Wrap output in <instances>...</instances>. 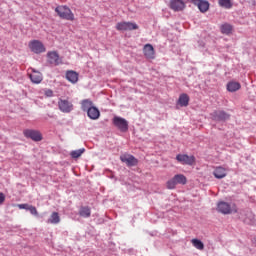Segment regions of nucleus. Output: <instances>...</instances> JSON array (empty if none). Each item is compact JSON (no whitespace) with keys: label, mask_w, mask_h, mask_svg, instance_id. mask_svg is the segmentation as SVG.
I'll return each instance as SVG.
<instances>
[{"label":"nucleus","mask_w":256,"mask_h":256,"mask_svg":"<svg viewBox=\"0 0 256 256\" xmlns=\"http://www.w3.org/2000/svg\"><path fill=\"white\" fill-rule=\"evenodd\" d=\"M55 12L57 13L60 19H65L66 21H75V14L71 11L69 6L61 5L55 8Z\"/></svg>","instance_id":"obj_1"},{"label":"nucleus","mask_w":256,"mask_h":256,"mask_svg":"<svg viewBox=\"0 0 256 256\" xmlns=\"http://www.w3.org/2000/svg\"><path fill=\"white\" fill-rule=\"evenodd\" d=\"M217 212L222 213V215H231L232 213H237V205H231L227 202L221 201L217 204Z\"/></svg>","instance_id":"obj_2"},{"label":"nucleus","mask_w":256,"mask_h":256,"mask_svg":"<svg viewBox=\"0 0 256 256\" xmlns=\"http://www.w3.org/2000/svg\"><path fill=\"white\" fill-rule=\"evenodd\" d=\"M28 47L32 53H36V55H39L41 53H45L46 48L45 45H43V42L39 40H32L29 42Z\"/></svg>","instance_id":"obj_3"},{"label":"nucleus","mask_w":256,"mask_h":256,"mask_svg":"<svg viewBox=\"0 0 256 256\" xmlns=\"http://www.w3.org/2000/svg\"><path fill=\"white\" fill-rule=\"evenodd\" d=\"M113 125L117 127L122 133H126V131H129V122L125 120V118L115 116L113 118Z\"/></svg>","instance_id":"obj_4"},{"label":"nucleus","mask_w":256,"mask_h":256,"mask_svg":"<svg viewBox=\"0 0 256 256\" xmlns=\"http://www.w3.org/2000/svg\"><path fill=\"white\" fill-rule=\"evenodd\" d=\"M24 137L27 139H32V141H43V135L39 130H31V129H26L23 131Z\"/></svg>","instance_id":"obj_5"},{"label":"nucleus","mask_w":256,"mask_h":256,"mask_svg":"<svg viewBox=\"0 0 256 256\" xmlns=\"http://www.w3.org/2000/svg\"><path fill=\"white\" fill-rule=\"evenodd\" d=\"M120 161L125 163L127 167H137V165H139V160L131 154H122L120 156Z\"/></svg>","instance_id":"obj_6"},{"label":"nucleus","mask_w":256,"mask_h":256,"mask_svg":"<svg viewBox=\"0 0 256 256\" xmlns=\"http://www.w3.org/2000/svg\"><path fill=\"white\" fill-rule=\"evenodd\" d=\"M117 31H135L139 26L133 22H119L116 24Z\"/></svg>","instance_id":"obj_7"},{"label":"nucleus","mask_w":256,"mask_h":256,"mask_svg":"<svg viewBox=\"0 0 256 256\" xmlns=\"http://www.w3.org/2000/svg\"><path fill=\"white\" fill-rule=\"evenodd\" d=\"M176 160L181 165H190L192 166L195 163V156H189L187 154H178Z\"/></svg>","instance_id":"obj_8"},{"label":"nucleus","mask_w":256,"mask_h":256,"mask_svg":"<svg viewBox=\"0 0 256 256\" xmlns=\"http://www.w3.org/2000/svg\"><path fill=\"white\" fill-rule=\"evenodd\" d=\"M58 107L62 113H71L73 111V104L68 100L60 99L58 101Z\"/></svg>","instance_id":"obj_9"},{"label":"nucleus","mask_w":256,"mask_h":256,"mask_svg":"<svg viewBox=\"0 0 256 256\" xmlns=\"http://www.w3.org/2000/svg\"><path fill=\"white\" fill-rule=\"evenodd\" d=\"M170 9L175 12L183 11L186 7L183 0H170L169 4Z\"/></svg>","instance_id":"obj_10"},{"label":"nucleus","mask_w":256,"mask_h":256,"mask_svg":"<svg viewBox=\"0 0 256 256\" xmlns=\"http://www.w3.org/2000/svg\"><path fill=\"white\" fill-rule=\"evenodd\" d=\"M189 3H193V5H197L199 11L201 13H207L209 11V2L204 1V0H188Z\"/></svg>","instance_id":"obj_11"},{"label":"nucleus","mask_w":256,"mask_h":256,"mask_svg":"<svg viewBox=\"0 0 256 256\" xmlns=\"http://www.w3.org/2000/svg\"><path fill=\"white\" fill-rule=\"evenodd\" d=\"M143 54L146 59H155V48H153V45L146 44L143 48Z\"/></svg>","instance_id":"obj_12"},{"label":"nucleus","mask_w":256,"mask_h":256,"mask_svg":"<svg viewBox=\"0 0 256 256\" xmlns=\"http://www.w3.org/2000/svg\"><path fill=\"white\" fill-rule=\"evenodd\" d=\"M213 175L216 179H225L227 177V168L223 166L215 167Z\"/></svg>","instance_id":"obj_13"},{"label":"nucleus","mask_w":256,"mask_h":256,"mask_svg":"<svg viewBox=\"0 0 256 256\" xmlns=\"http://www.w3.org/2000/svg\"><path fill=\"white\" fill-rule=\"evenodd\" d=\"M212 117L214 121H227L230 115L225 111H215L212 113Z\"/></svg>","instance_id":"obj_14"},{"label":"nucleus","mask_w":256,"mask_h":256,"mask_svg":"<svg viewBox=\"0 0 256 256\" xmlns=\"http://www.w3.org/2000/svg\"><path fill=\"white\" fill-rule=\"evenodd\" d=\"M48 61L51 65H59L61 60L59 59V54L56 51L47 53Z\"/></svg>","instance_id":"obj_15"},{"label":"nucleus","mask_w":256,"mask_h":256,"mask_svg":"<svg viewBox=\"0 0 256 256\" xmlns=\"http://www.w3.org/2000/svg\"><path fill=\"white\" fill-rule=\"evenodd\" d=\"M87 115H88L89 119H92L95 121L99 117H101V112L99 111V109H97V107L92 106V108H89L87 110Z\"/></svg>","instance_id":"obj_16"},{"label":"nucleus","mask_w":256,"mask_h":256,"mask_svg":"<svg viewBox=\"0 0 256 256\" xmlns=\"http://www.w3.org/2000/svg\"><path fill=\"white\" fill-rule=\"evenodd\" d=\"M32 83H35L36 85H39L41 81H43V74L39 71L32 70V74L29 75Z\"/></svg>","instance_id":"obj_17"},{"label":"nucleus","mask_w":256,"mask_h":256,"mask_svg":"<svg viewBox=\"0 0 256 256\" xmlns=\"http://www.w3.org/2000/svg\"><path fill=\"white\" fill-rule=\"evenodd\" d=\"M66 79L70 83H77L79 81V74L73 70L67 71L66 72Z\"/></svg>","instance_id":"obj_18"},{"label":"nucleus","mask_w":256,"mask_h":256,"mask_svg":"<svg viewBox=\"0 0 256 256\" xmlns=\"http://www.w3.org/2000/svg\"><path fill=\"white\" fill-rule=\"evenodd\" d=\"M79 215L80 217H84V219H89V217H91V208L89 206H81Z\"/></svg>","instance_id":"obj_19"},{"label":"nucleus","mask_w":256,"mask_h":256,"mask_svg":"<svg viewBox=\"0 0 256 256\" xmlns=\"http://www.w3.org/2000/svg\"><path fill=\"white\" fill-rule=\"evenodd\" d=\"M241 89V84L239 82L231 81L227 84V90L230 93H235V91H239Z\"/></svg>","instance_id":"obj_20"},{"label":"nucleus","mask_w":256,"mask_h":256,"mask_svg":"<svg viewBox=\"0 0 256 256\" xmlns=\"http://www.w3.org/2000/svg\"><path fill=\"white\" fill-rule=\"evenodd\" d=\"M178 105L180 107H187L189 105V95L183 93L179 96Z\"/></svg>","instance_id":"obj_21"},{"label":"nucleus","mask_w":256,"mask_h":256,"mask_svg":"<svg viewBox=\"0 0 256 256\" xmlns=\"http://www.w3.org/2000/svg\"><path fill=\"white\" fill-rule=\"evenodd\" d=\"M47 223H51L52 225H57L58 223H61V217L59 216V213L53 212L50 215V218L47 220Z\"/></svg>","instance_id":"obj_22"},{"label":"nucleus","mask_w":256,"mask_h":256,"mask_svg":"<svg viewBox=\"0 0 256 256\" xmlns=\"http://www.w3.org/2000/svg\"><path fill=\"white\" fill-rule=\"evenodd\" d=\"M174 181H176V185H187V177L183 174H176Z\"/></svg>","instance_id":"obj_23"},{"label":"nucleus","mask_w":256,"mask_h":256,"mask_svg":"<svg viewBox=\"0 0 256 256\" xmlns=\"http://www.w3.org/2000/svg\"><path fill=\"white\" fill-rule=\"evenodd\" d=\"M218 5L223 9H231L233 7L232 0H218Z\"/></svg>","instance_id":"obj_24"},{"label":"nucleus","mask_w":256,"mask_h":256,"mask_svg":"<svg viewBox=\"0 0 256 256\" xmlns=\"http://www.w3.org/2000/svg\"><path fill=\"white\" fill-rule=\"evenodd\" d=\"M191 243H192L193 247H195L196 249H199V251H203L205 249V245L199 239H192Z\"/></svg>","instance_id":"obj_25"},{"label":"nucleus","mask_w":256,"mask_h":256,"mask_svg":"<svg viewBox=\"0 0 256 256\" xmlns=\"http://www.w3.org/2000/svg\"><path fill=\"white\" fill-rule=\"evenodd\" d=\"M85 153V148H81L78 150H74L70 153V156L72 157V159H79V157H81V155H83Z\"/></svg>","instance_id":"obj_26"},{"label":"nucleus","mask_w":256,"mask_h":256,"mask_svg":"<svg viewBox=\"0 0 256 256\" xmlns=\"http://www.w3.org/2000/svg\"><path fill=\"white\" fill-rule=\"evenodd\" d=\"M231 31H233V26H231V24H223L221 26V33L224 35H230Z\"/></svg>","instance_id":"obj_27"},{"label":"nucleus","mask_w":256,"mask_h":256,"mask_svg":"<svg viewBox=\"0 0 256 256\" xmlns=\"http://www.w3.org/2000/svg\"><path fill=\"white\" fill-rule=\"evenodd\" d=\"M93 107V102L89 99L82 101V111H89Z\"/></svg>","instance_id":"obj_28"},{"label":"nucleus","mask_w":256,"mask_h":256,"mask_svg":"<svg viewBox=\"0 0 256 256\" xmlns=\"http://www.w3.org/2000/svg\"><path fill=\"white\" fill-rule=\"evenodd\" d=\"M244 215L246 216L245 218H243L244 223H247V224L253 223V219H254L253 213L246 212Z\"/></svg>","instance_id":"obj_29"},{"label":"nucleus","mask_w":256,"mask_h":256,"mask_svg":"<svg viewBox=\"0 0 256 256\" xmlns=\"http://www.w3.org/2000/svg\"><path fill=\"white\" fill-rule=\"evenodd\" d=\"M167 189H175L177 187V182L175 178H172L166 182Z\"/></svg>","instance_id":"obj_30"},{"label":"nucleus","mask_w":256,"mask_h":256,"mask_svg":"<svg viewBox=\"0 0 256 256\" xmlns=\"http://www.w3.org/2000/svg\"><path fill=\"white\" fill-rule=\"evenodd\" d=\"M28 211L31 213V215H34L35 217H37V215H39L37 208L33 205H30V208H28Z\"/></svg>","instance_id":"obj_31"},{"label":"nucleus","mask_w":256,"mask_h":256,"mask_svg":"<svg viewBox=\"0 0 256 256\" xmlns=\"http://www.w3.org/2000/svg\"><path fill=\"white\" fill-rule=\"evenodd\" d=\"M30 207H31V205H29V204H18V208L25 209L26 211H29Z\"/></svg>","instance_id":"obj_32"},{"label":"nucleus","mask_w":256,"mask_h":256,"mask_svg":"<svg viewBox=\"0 0 256 256\" xmlns=\"http://www.w3.org/2000/svg\"><path fill=\"white\" fill-rule=\"evenodd\" d=\"M5 203V194L0 192V205H3Z\"/></svg>","instance_id":"obj_33"},{"label":"nucleus","mask_w":256,"mask_h":256,"mask_svg":"<svg viewBox=\"0 0 256 256\" xmlns=\"http://www.w3.org/2000/svg\"><path fill=\"white\" fill-rule=\"evenodd\" d=\"M46 95H47V97H52L53 96V91L52 90H47Z\"/></svg>","instance_id":"obj_34"}]
</instances>
